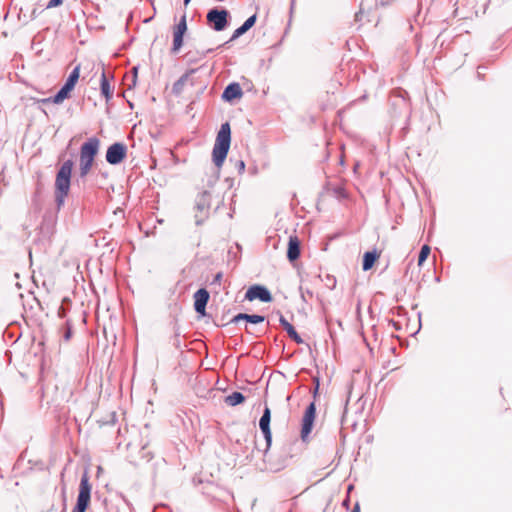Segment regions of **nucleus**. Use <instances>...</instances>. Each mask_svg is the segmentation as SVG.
I'll list each match as a JSON object with an SVG mask.
<instances>
[{
    "instance_id": "obj_1",
    "label": "nucleus",
    "mask_w": 512,
    "mask_h": 512,
    "mask_svg": "<svg viewBox=\"0 0 512 512\" xmlns=\"http://www.w3.org/2000/svg\"><path fill=\"white\" fill-rule=\"evenodd\" d=\"M73 168L72 160H66L58 170L54 184V197L57 209L64 206L65 199L69 194L71 185V173Z\"/></svg>"
},
{
    "instance_id": "obj_2",
    "label": "nucleus",
    "mask_w": 512,
    "mask_h": 512,
    "mask_svg": "<svg viewBox=\"0 0 512 512\" xmlns=\"http://www.w3.org/2000/svg\"><path fill=\"white\" fill-rule=\"evenodd\" d=\"M231 142V129L228 122L223 123L217 133L215 144L212 150V160L215 166L220 169L227 157Z\"/></svg>"
},
{
    "instance_id": "obj_3",
    "label": "nucleus",
    "mask_w": 512,
    "mask_h": 512,
    "mask_svg": "<svg viewBox=\"0 0 512 512\" xmlns=\"http://www.w3.org/2000/svg\"><path fill=\"white\" fill-rule=\"evenodd\" d=\"M100 147V141L96 137L89 138L80 148L79 174L81 178H85L90 172L94 158Z\"/></svg>"
},
{
    "instance_id": "obj_4",
    "label": "nucleus",
    "mask_w": 512,
    "mask_h": 512,
    "mask_svg": "<svg viewBox=\"0 0 512 512\" xmlns=\"http://www.w3.org/2000/svg\"><path fill=\"white\" fill-rule=\"evenodd\" d=\"M91 482H80L76 503L72 512H86L91 503Z\"/></svg>"
},
{
    "instance_id": "obj_5",
    "label": "nucleus",
    "mask_w": 512,
    "mask_h": 512,
    "mask_svg": "<svg viewBox=\"0 0 512 512\" xmlns=\"http://www.w3.org/2000/svg\"><path fill=\"white\" fill-rule=\"evenodd\" d=\"M229 12L213 8L206 15L207 22L215 31H223L228 25Z\"/></svg>"
},
{
    "instance_id": "obj_6",
    "label": "nucleus",
    "mask_w": 512,
    "mask_h": 512,
    "mask_svg": "<svg viewBox=\"0 0 512 512\" xmlns=\"http://www.w3.org/2000/svg\"><path fill=\"white\" fill-rule=\"evenodd\" d=\"M315 416H316V407H315V404L312 402L306 408L305 413L302 418L301 439L303 441H306V439L308 438L309 434L312 431Z\"/></svg>"
},
{
    "instance_id": "obj_7",
    "label": "nucleus",
    "mask_w": 512,
    "mask_h": 512,
    "mask_svg": "<svg viewBox=\"0 0 512 512\" xmlns=\"http://www.w3.org/2000/svg\"><path fill=\"white\" fill-rule=\"evenodd\" d=\"M126 156V146L122 143H114L108 147L106 160L109 164H119Z\"/></svg>"
},
{
    "instance_id": "obj_8",
    "label": "nucleus",
    "mask_w": 512,
    "mask_h": 512,
    "mask_svg": "<svg viewBox=\"0 0 512 512\" xmlns=\"http://www.w3.org/2000/svg\"><path fill=\"white\" fill-rule=\"evenodd\" d=\"M245 298L249 301H253L255 299H259L262 302H271L272 296L270 291L261 285H253L248 288Z\"/></svg>"
},
{
    "instance_id": "obj_9",
    "label": "nucleus",
    "mask_w": 512,
    "mask_h": 512,
    "mask_svg": "<svg viewBox=\"0 0 512 512\" xmlns=\"http://www.w3.org/2000/svg\"><path fill=\"white\" fill-rule=\"evenodd\" d=\"M187 30L186 15H183L175 27L173 33V47L172 51L177 52L183 45V36Z\"/></svg>"
},
{
    "instance_id": "obj_10",
    "label": "nucleus",
    "mask_w": 512,
    "mask_h": 512,
    "mask_svg": "<svg viewBox=\"0 0 512 512\" xmlns=\"http://www.w3.org/2000/svg\"><path fill=\"white\" fill-rule=\"evenodd\" d=\"M270 420H271V411H270L269 407L266 406L263 411V414L260 418L259 427L264 435V438L267 443V447L270 446L271 438H272V434H271V430H270Z\"/></svg>"
},
{
    "instance_id": "obj_11",
    "label": "nucleus",
    "mask_w": 512,
    "mask_h": 512,
    "mask_svg": "<svg viewBox=\"0 0 512 512\" xmlns=\"http://www.w3.org/2000/svg\"><path fill=\"white\" fill-rule=\"evenodd\" d=\"M209 300V293L206 289L201 288L194 294V309L197 313L205 315V309Z\"/></svg>"
},
{
    "instance_id": "obj_12",
    "label": "nucleus",
    "mask_w": 512,
    "mask_h": 512,
    "mask_svg": "<svg viewBox=\"0 0 512 512\" xmlns=\"http://www.w3.org/2000/svg\"><path fill=\"white\" fill-rule=\"evenodd\" d=\"M73 89L70 88L67 85H63V87L57 92V94L54 97L44 98L41 99V103H54V104H61L66 98H68L69 93Z\"/></svg>"
},
{
    "instance_id": "obj_13",
    "label": "nucleus",
    "mask_w": 512,
    "mask_h": 512,
    "mask_svg": "<svg viewBox=\"0 0 512 512\" xmlns=\"http://www.w3.org/2000/svg\"><path fill=\"white\" fill-rule=\"evenodd\" d=\"M242 94L243 92L240 85L238 83H231L225 88L222 98L226 101H231L233 99L240 98Z\"/></svg>"
},
{
    "instance_id": "obj_14",
    "label": "nucleus",
    "mask_w": 512,
    "mask_h": 512,
    "mask_svg": "<svg viewBox=\"0 0 512 512\" xmlns=\"http://www.w3.org/2000/svg\"><path fill=\"white\" fill-rule=\"evenodd\" d=\"M300 256V242L297 237H290L288 242L287 258L289 261H295Z\"/></svg>"
},
{
    "instance_id": "obj_15",
    "label": "nucleus",
    "mask_w": 512,
    "mask_h": 512,
    "mask_svg": "<svg viewBox=\"0 0 512 512\" xmlns=\"http://www.w3.org/2000/svg\"><path fill=\"white\" fill-rule=\"evenodd\" d=\"M279 322L293 341L298 344L303 342L302 338L298 335L294 327L285 319V317L281 315Z\"/></svg>"
},
{
    "instance_id": "obj_16",
    "label": "nucleus",
    "mask_w": 512,
    "mask_h": 512,
    "mask_svg": "<svg viewBox=\"0 0 512 512\" xmlns=\"http://www.w3.org/2000/svg\"><path fill=\"white\" fill-rule=\"evenodd\" d=\"M379 254L376 251H368L363 256V270L367 271L371 269L378 259Z\"/></svg>"
},
{
    "instance_id": "obj_17",
    "label": "nucleus",
    "mask_w": 512,
    "mask_h": 512,
    "mask_svg": "<svg viewBox=\"0 0 512 512\" xmlns=\"http://www.w3.org/2000/svg\"><path fill=\"white\" fill-rule=\"evenodd\" d=\"M101 93L107 101L111 99L113 95V90L111 89L108 79L104 72L101 76Z\"/></svg>"
},
{
    "instance_id": "obj_18",
    "label": "nucleus",
    "mask_w": 512,
    "mask_h": 512,
    "mask_svg": "<svg viewBox=\"0 0 512 512\" xmlns=\"http://www.w3.org/2000/svg\"><path fill=\"white\" fill-rule=\"evenodd\" d=\"M244 400H245V397L242 393L233 392L226 397L225 402L230 406H236V405L244 402Z\"/></svg>"
},
{
    "instance_id": "obj_19",
    "label": "nucleus",
    "mask_w": 512,
    "mask_h": 512,
    "mask_svg": "<svg viewBox=\"0 0 512 512\" xmlns=\"http://www.w3.org/2000/svg\"><path fill=\"white\" fill-rule=\"evenodd\" d=\"M79 75H80V65H77L70 73L69 77L67 78V80L65 82V85L74 89L75 84L77 83V81L79 79Z\"/></svg>"
},
{
    "instance_id": "obj_20",
    "label": "nucleus",
    "mask_w": 512,
    "mask_h": 512,
    "mask_svg": "<svg viewBox=\"0 0 512 512\" xmlns=\"http://www.w3.org/2000/svg\"><path fill=\"white\" fill-rule=\"evenodd\" d=\"M92 470H96V472H97L96 478H99L101 476L102 468L100 466L90 465L87 469H85V471L81 477V480L85 481V480H88L90 477H92V473H91Z\"/></svg>"
},
{
    "instance_id": "obj_21",
    "label": "nucleus",
    "mask_w": 512,
    "mask_h": 512,
    "mask_svg": "<svg viewBox=\"0 0 512 512\" xmlns=\"http://www.w3.org/2000/svg\"><path fill=\"white\" fill-rule=\"evenodd\" d=\"M429 254H430V247L428 245H423L420 250L419 257H418V265L419 266H421L425 262V260L429 256Z\"/></svg>"
},
{
    "instance_id": "obj_22",
    "label": "nucleus",
    "mask_w": 512,
    "mask_h": 512,
    "mask_svg": "<svg viewBox=\"0 0 512 512\" xmlns=\"http://www.w3.org/2000/svg\"><path fill=\"white\" fill-rule=\"evenodd\" d=\"M264 320H265L264 316L248 314L247 322H249L251 324H258V323H262Z\"/></svg>"
},
{
    "instance_id": "obj_23",
    "label": "nucleus",
    "mask_w": 512,
    "mask_h": 512,
    "mask_svg": "<svg viewBox=\"0 0 512 512\" xmlns=\"http://www.w3.org/2000/svg\"><path fill=\"white\" fill-rule=\"evenodd\" d=\"M257 16L256 14L250 16L243 24L242 26L248 31L251 27L254 26L256 22Z\"/></svg>"
},
{
    "instance_id": "obj_24",
    "label": "nucleus",
    "mask_w": 512,
    "mask_h": 512,
    "mask_svg": "<svg viewBox=\"0 0 512 512\" xmlns=\"http://www.w3.org/2000/svg\"><path fill=\"white\" fill-rule=\"evenodd\" d=\"M71 334H72L71 325L67 321L65 326H64V328H63V338H64V340L65 341H69L70 338H71Z\"/></svg>"
},
{
    "instance_id": "obj_25",
    "label": "nucleus",
    "mask_w": 512,
    "mask_h": 512,
    "mask_svg": "<svg viewBox=\"0 0 512 512\" xmlns=\"http://www.w3.org/2000/svg\"><path fill=\"white\" fill-rule=\"evenodd\" d=\"M246 32H247V30H246V29L241 25L239 28H237V29L234 31V33H233V35H232V37H231L230 41H234L235 39H237V38H238V37H240L241 35L245 34Z\"/></svg>"
},
{
    "instance_id": "obj_26",
    "label": "nucleus",
    "mask_w": 512,
    "mask_h": 512,
    "mask_svg": "<svg viewBox=\"0 0 512 512\" xmlns=\"http://www.w3.org/2000/svg\"><path fill=\"white\" fill-rule=\"evenodd\" d=\"M248 319V314L246 313H239L236 316H234L231 320V323H238L240 320H246Z\"/></svg>"
},
{
    "instance_id": "obj_27",
    "label": "nucleus",
    "mask_w": 512,
    "mask_h": 512,
    "mask_svg": "<svg viewBox=\"0 0 512 512\" xmlns=\"http://www.w3.org/2000/svg\"><path fill=\"white\" fill-rule=\"evenodd\" d=\"M63 0H50L47 4V8H54L61 5Z\"/></svg>"
},
{
    "instance_id": "obj_28",
    "label": "nucleus",
    "mask_w": 512,
    "mask_h": 512,
    "mask_svg": "<svg viewBox=\"0 0 512 512\" xmlns=\"http://www.w3.org/2000/svg\"><path fill=\"white\" fill-rule=\"evenodd\" d=\"M236 168L239 173H243L245 171V163L243 160L236 161Z\"/></svg>"
},
{
    "instance_id": "obj_29",
    "label": "nucleus",
    "mask_w": 512,
    "mask_h": 512,
    "mask_svg": "<svg viewBox=\"0 0 512 512\" xmlns=\"http://www.w3.org/2000/svg\"><path fill=\"white\" fill-rule=\"evenodd\" d=\"M222 277H223V275H222V273H221V272L217 273V274L214 276V279H213V281H212V284H214V283L220 284V281L222 280Z\"/></svg>"
},
{
    "instance_id": "obj_30",
    "label": "nucleus",
    "mask_w": 512,
    "mask_h": 512,
    "mask_svg": "<svg viewBox=\"0 0 512 512\" xmlns=\"http://www.w3.org/2000/svg\"><path fill=\"white\" fill-rule=\"evenodd\" d=\"M351 512H361L360 504L358 502L354 504Z\"/></svg>"
},
{
    "instance_id": "obj_31",
    "label": "nucleus",
    "mask_w": 512,
    "mask_h": 512,
    "mask_svg": "<svg viewBox=\"0 0 512 512\" xmlns=\"http://www.w3.org/2000/svg\"><path fill=\"white\" fill-rule=\"evenodd\" d=\"M349 504H350V498H349V495H347V497L343 500L342 505L345 506L346 508H348Z\"/></svg>"
},
{
    "instance_id": "obj_32",
    "label": "nucleus",
    "mask_w": 512,
    "mask_h": 512,
    "mask_svg": "<svg viewBox=\"0 0 512 512\" xmlns=\"http://www.w3.org/2000/svg\"><path fill=\"white\" fill-rule=\"evenodd\" d=\"M354 489V484L350 483L347 487V493L349 494Z\"/></svg>"
},
{
    "instance_id": "obj_33",
    "label": "nucleus",
    "mask_w": 512,
    "mask_h": 512,
    "mask_svg": "<svg viewBox=\"0 0 512 512\" xmlns=\"http://www.w3.org/2000/svg\"><path fill=\"white\" fill-rule=\"evenodd\" d=\"M157 507H164V508H168V505H167V504H165V503H159V504L157 505Z\"/></svg>"
},
{
    "instance_id": "obj_34",
    "label": "nucleus",
    "mask_w": 512,
    "mask_h": 512,
    "mask_svg": "<svg viewBox=\"0 0 512 512\" xmlns=\"http://www.w3.org/2000/svg\"><path fill=\"white\" fill-rule=\"evenodd\" d=\"M59 315L60 316L64 315V309L62 307L59 308Z\"/></svg>"
},
{
    "instance_id": "obj_35",
    "label": "nucleus",
    "mask_w": 512,
    "mask_h": 512,
    "mask_svg": "<svg viewBox=\"0 0 512 512\" xmlns=\"http://www.w3.org/2000/svg\"><path fill=\"white\" fill-rule=\"evenodd\" d=\"M191 0H184V5H188Z\"/></svg>"
},
{
    "instance_id": "obj_36",
    "label": "nucleus",
    "mask_w": 512,
    "mask_h": 512,
    "mask_svg": "<svg viewBox=\"0 0 512 512\" xmlns=\"http://www.w3.org/2000/svg\"><path fill=\"white\" fill-rule=\"evenodd\" d=\"M64 491H65V488L64 486L61 488V495L63 496L64 495Z\"/></svg>"
},
{
    "instance_id": "obj_37",
    "label": "nucleus",
    "mask_w": 512,
    "mask_h": 512,
    "mask_svg": "<svg viewBox=\"0 0 512 512\" xmlns=\"http://www.w3.org/2000/svg\"><path fill=\"white\" fill-rule=\"evenodd\" d=\"M317 391H318V385L315 388V394L317 393Z\"/></svg>"
}]
</instances>
